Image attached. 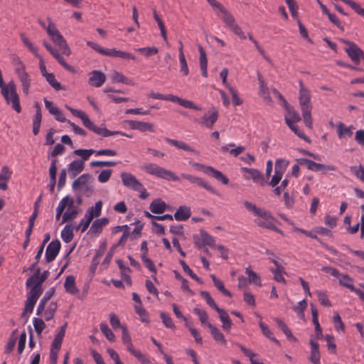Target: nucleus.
Instances as JSON below:
<instances>
[{
  "mask_svg": "<svg viewBox=\"0 0 364 364\" xmlns=\"http://www.w3.org/2000/svg\"><path fill=\"white\" fill-rule=\"evenodd\" d=\"M201 296L205 300L207 304L215 309L216 311H218L220 308L218 307V306L215 304L214 299L211 297L209 292L206 291H200Z\"/></svg>",
  "mask_w": 364,
  "mask_h": 364,
  "instance_id": "nucleus-50",
  "label": "nucleus"
},
{
  "mask_svg": "<svg viewBox=\"0 0 364 364\" xmlns=\"http://www.w3.org/2000/svg\"><path fill=\"white\" fill-rule=\"evenodd\" d=\"M217 312L219 314L221 322L223 323L222 327L223 330L229 331L231 328L232 321L228 313L223 309H220Z\"/></svg>",
  "mask_w": 364,
  "mask_h": 364,
  "instance_id": "nucleus-32",
  "label": "nucleus"
},
{
  "mask_svg": "<svg viewBox=\"0 0 364 364\" xmlns=\"http://www.w3.org/2000/svg\"><path fill=\"white\" fill-rule=\"evenodd\" d=\"M299 102L304 124L308 128L311 129L313 120L311 118L312 105L311 98H299Z\"/></svg>",
  "mask_w": 364,
  "mask_h": 364,
  "instance_id": "nucleus-10",
  "label": "nucleus"
},
{
  "mask_svg": "<svg viewBox=\"0 0 364 364\" xmlns=\"http://www.w3.org/2000/svg\"><path fill=\"white\" fill-rule=\"evenodd\" d=\"M87 45L102 55L119 58L125 60H136V57L134 55L126 51L117 50L116 48H105L97 43L90 41H87Z\"/></svg>",
  "mask_w": 364,
  "mask_h": 364,
  "instance_id": "nucleus-6",
  "label": "nucleus"
},
{
  "mask_svg": "<svg viewBox=\"0 0 364 364\" xmlns=\"http://www.w3.org/2000/svg\"><path fill=\"white\" fill-rule=\"evenodd\" d=\"M339 281V284L345 287L348 289H349L352 291H355L356 290V288L353 285V279L348 274H340L339 277L338 278Z\"/></svg>",
  "mask_w": 364,
  "mask_h": 364,
  "instance_id": "nucleus-35",
  "label": "nucleus"
},
{
  "mask_svg": "<svg viewBox=\"0 0 364 364\" xmlns=\"http://www.w3.org/2000/svg\"><path fill=\"white\" fill-rule=\"evenodd\" d=\"M141 168L146 173L157 178L171 181H178L179 180V177L173 171L166 169L156 164L145 163L141 166Z\"/></svg>",
  "mask_w": 364,
  "mask_h": 364,
  "instance_id": "nucleus-3",
  "label": "nucleus"
},
{
  "mask_svg": "<svg viewBox=\"0 0 364 364\" xmlns=\"http://www.w3.org/2000/svg\"><path fill=\"white\" fill-rule=\"evenodd\" d=\"M166 208V204L165 202L161 200V199L154 200L149 206V209L151 213L154 214H161L163 213Z\"/></svg>",
  "mask_w": 364,
  "mask_h": 364,
  "instance_id": "nucleus-30",
  "label": "nucleus"
},
{
  "mask_svg": "<svg viewBox=\"0 0 364 364\" xmlns=\"http://www.w3.org/2000/svg\"><path fill=\"white\" fill-rule=\"evenodd\" d=\"M106 80L105 75L99 70H93L90 73L88 82L91 86L95 87H101Z\"/></svg>",
  "mask_w": 364,
  "mask_h": 364,
  "instance_id": "nucleus-19",
  "label": "nucleus"
},
{
  "mask_svg": "<svg viewBox=\"0 0 364 364\" xmlns=\"http://www.w3.org/2000/svg\"><path fill=\"white\" fill-rule=\"evenodd\" d=\"M17 333L18 329L14 330L11 333L5 346V353L9 354L14 350L17 340Z\"/></svg>",
  "mask_w": 364,
  "mask_h": 364,
  "instance_id": "nucleus-42",
  "label": "nucleus"
},
{
  "mask_svg": "<svg viewBox=\"0 0 364 364\" xmlns=\"http://www.w3.org/2000/svg\"><path fill=\"white\" fill-rule=\"evenodd\" d=\"M66 108L75 117L80 118L82 120L83 125L86 128H87L88 129L92 131L93 132H95L97 135H100V136H104V137H107V136H113V135H122V136H127L128 138H132V135L124 133V132H120V131H109L107 129H106L105 127H97V125H95L90 119V118L87 116V114L85 112H83V111L74 109V108H73L71 107H69V106H66Z\"/></svg>",
  "mask_w": 364,
  "mask_h": 364,
  "instance_id": "nucleus-1",
  "label": "nucleus"
},
{
  "mask_svg": "<svg viewBox=\"0 0 364 364\" xmlns=\"http://www.w3.org/2000/svg\"><path fill=\"white\" fill-rule=\"evenodd\" d=\"M243 205L250 212H251L256 218L254 223L259 227L266 229L273 228V224H276L277 220L272 215V213L264 208L257 207L255 204L245 200Z\"/></svg>",
  "mask_w": 364,
  "mask_h": 364,
  "instance_id": "nucleus-2",
  "label": "nucleus"
},
{
  "mask_svg": "<svg viewBox=\"0 0 364 364\" xmlns=\"http://www.w3.org/2000/svg\"><path fill=\"white\" fill-rule=\"evenodd\" d=\"M260 329L262 333L269 339L274 341L276 344L279 345V341L274 336L273 333L269 328V327L263 322L259 323Z\"/></svg>",
  "mask_w": 364,
  "mask_h": 364,
  "instance_id": "nucleus-47",
  "label": "nucleus"
},
{
  "mask_svg": "<svg viewBox=\"0 0 364 364\" xmlns=\"http://www.w3.org/2000/svg\"><path fill=\"white\" fill-rule=\"evenodd\" d=\"M33 326H34V329H35L36 332L38 335L41 334L42 331L46 328V323L43 321V319L35 317L33 319Z\"/></svg>",
  "mask_w": 364,
  "mask_h": 364,
  "instance_id": "nucleus-60",
  "label": "nucleus"
},
{
  "mask_svg": "<svg viewBox=\"0 0 364 364\" xmlns=\"http://www.w3.org/2000/svg\"><path fill=\"white\" fill-rule=\"evenodd\" d=\"M285 122L287 125L295 124L301 120L299 114L291 106L286 107Z\"/></svg>",
  "mask_w": 364,
  "mask_h": 364,
  "instance_id": "nucleus-25",
  "label": "nucleus"
},
{
  "mask_svg": "<svg viewBox=\"0 0 364 364\" xmlns=\"http://www.w3.org/2000/svg\"><path fill=\"white\" fill-rule=\"evenodd\" d=\"M218 15L229 28L237 23L233 16L225 8L220 13H218Z\"/></svg>",
  "mask_w": 364,
  "mask_h": 364,
  "instance_id": "nucleus-34",
  "label": "nucleus"
},
{
  "mask_svg": "<svg viewBox=\"0 0 364 364\" xmlns=\"http://www.w3.org/2000/svg\"><path fill=\"white\" fill-rule=\"evenodd\" d=\"M100 326L101 331L105 335L106 338L110 341H113L115 336L112 331L109 328L108 325L106 323H101Z\"/></svg>",
  "mask_w": 364,
  "mask_h": 364,
  "instance_id": "nucleus-54",
  "label": "nucleus"
},
{
  "mask_svg": "<svg viewBox=\"0 0 364 364\" xmlns=\"http://www.w3.org/2000/svg\"><path fill=\"white\" fill-rule=\"evenodd\" d=\"M301 165H305L309 170L312 171H322L323 173L329 171H335L336 168L333 165H326L316 163L308 159L301 158L298 159Z\"/></svg>",
  "mask_w": 364,
  "mask_h": 364,
  "instance_id": "nucleus-12",
  "label": "nucleus"
},
{
  "mask_svg": "<svg viewBox=\"0 0 364 364\" xmlns=\"http://www.w3.org/2000/svg\"><path fill=\"white\" fill-rule=\"evenodd\" d=\"M102 201H97L95 203L94 206H92L90 208H89L86 214L90 215L92 216V219L95 217H98L100 215L102 212Z\"/></svg>",
  "mask_w": 364,
  "mask_h": 364,
  "instance_id": "nucleus-48",
  "label": "nucleus"
},
{
  "mask_svg": "<svg viewBox=\"0 0 364 364\" xmlns=\"http://www.w3.org/2000/svg\"><path fill=\"white\" fill-rule=\"evenodd\" d=\"M74 235L73 228L70 225H65L61 231V238L65 243H69L73 239Z\"/></svg>",
  "mask_w": 364,
  "mask_h": 364,
  "instance_id": "nucleus-46",
  "label": "nucleus"
},
{
  "mask_svg": "<svg viewBox=\"0 0 364 364\" xmlns=\"http://www.w3.org/2000/svg\"><path fill=\"white\" fill-rule=\"evenodd\" d=\"M121 179L123 185L133 191H139L142 188V183L135 176L128 172L121 173Z\"/></svg>",
  "mask_w": 364,
  "mask_h": 364,
  "instance_id": "nucleus-15",
  "label": "nucleus"
},
{
  "mask_svg": "<svg viewBox=\"0 0 364 364\" xmlns=\"http://www.w3.org/2000/svg\"><path fill=\"white\" fill-rule=\"evenodd\" d=\"M95 150H93V149H76L74 151V154L77 156H80L82 158L81 161H83L84 163L85 161L88 160L90 156L92 154H95Z\"/></svg>",
  "mask_w": 364,
  "mask_h": 364,
  "instance_id": "nucleus-52",
  "label": "nucleus"
},
{
  "mask_svg": "<svg viewBox=\"0 0 364 364\" xmlns=\"http://www.w3.org/2000/svg\"><path fill=\"white\" fill-rule=\"evenodd\" d=\"M271 262L275 265L276 268H271L270 272L274 274V279L277 282L286 283V279L283 277L284 267L275 259L270 258Z\"/></svg>",
  "mask_w": 364,
  "mask_h": 364,
  "instance_id": "nucleus-20",
  "label": "nucleus"
},
{
  "mask_svg": "<svg viewBox=\"0 0 364 364\" xmlns=\"http://www.w3.org/2000/svg\"><path fill=\"white\" fill-rule=\"evenodd\" d=\"M134 50L136 52L141 53L142 55H144L146 58H149V57L153 56L159 53L158 48H156L155 46L137 48H134Z\"/></svg>",
  "mask_w": 364,
  "mask_h": 364,
  "instance_id": "nucleus-43",
  "label": "nucleus"
},
{
  "mask_svg": "<svg viewBox=\"0 0 364 364\" xmlns=\"http://www.w3.org/2000/svg\"><path fill=\"white\" fill-rule=\"evenodd\" d=\"M55 290L53 288L50 289L48 291H47L43 298L41 299L38 306L36 309V314L40 316L43 314L46 303L48 301V300L53 296L54 294Z\"/></svg>",
  "mask_w": 364,
  "mask_h": 364,
  "instance_id": "nucleus-29",
  "label": "nucleus"
},
{
  "mask_svg": "<svg viewBox=\"0 0 364 364\" xmlns=\"http://www.w3.org/2000/svg\"><path fill=\"white\" fill-rule=\"evenodd\" d=\"M48 26L46 28L48 34L50 36L53 43L59 48L62 53L69 56L71 51L66 43V41L56 28L55 25L53 23L50 18H48Z\"/></svg>",
  "mask_w": 364,
  "mask_h": 364,
  "instance_id": "nucleus-4",
  "label": "nucleus"
},
{
  "mask_svg": "<svg viewBox=\"0 0 364 364\" xmlns=\"http://www.w3.org/2000/svg\"><path fill=\"white\" fill-rule=\"evenodd\" d=\"M289 165V161L287 160L279 159H277L275 162L274 170L281 171L282 173H284L287 166Z\"/></svg>",
  "mask_w": 364,
  "mask_h": 364,
  "instance_id": "nucleus-64",
  "label": "nucleus"
},
{
  "mask_svg": "<svg viewBox=\"0 0 364 364\" xmlns=\"http://www.w3.org/2000/svg\"><path fill=\"white\" fill-rule=\"evenodd\" d=\"M45 77L50 85L52 86L55 90H61V85L56 80L53 73H48L45 76Z\"/></svg>",
  "mask_w": 364,
  "mask_h": 364,
  "instance_id": "nucleus-59",
  "label": "nucleus"
},
{
  "mask_svg": "<svg viewBox=\"0 0 364 364\" xmlns=\"http://www.w3.org/2000/svg\"><path fill=\"white\" fill-rule=\"evenodd\" d=\"M208 327L214 340L223 345H226V340L220 331L210 323H208Z\"/></svg>",
  "mask_w": 364,
  "mask_h": 364,
  "instance_id": "nucleus-33",
  "label": "nucleus"
},
{
  "mask_svg": "<svg viewBox=\"0 0 364 364\" xmlns=\"http://www.w3.org/2000/svg\"><path fill=\"white\" fill-rule=\"evenodd\" d=\"M193 312L198 316L200 321L202 324L206 325L208 326V316L207 313L199 308H195L193 309Z\"/></svg>",
  "mask_w": 364,
  "mask_h": 364,
  "instance_id": "nucleus-63",
  "label": "nucleus"
},
{
  "mask_svg": "<svg viewBox=\"0 0 364 364\" xmlns=\"http://www.w3.org/2000/svg\"><path fill=\"white\" fill-rule=\"evenodd\" d=\"M218 116L219 114L218 110L213 108L205 113L203 117L196 119L194 121L202 127H205L208 129H212L214 124L217 122Z\"/></svg>",
  "mask_w": 364,
  "mask_h": 364,
  "instance_id": "nucleus-11",
  "label": "nucleus"
},
{
  "mask_svg": "<svg viewBox=\"0 0 364 364\" xmlns=\"http://www.w3.org/2000/svg\"><path fill=\"white\" fill-rule=\"evenodd\" d=\"M57 308V304L55 302H51L47 309L46 310L44 309L41 315L44 316L46 321H50L54 317Z\"/></svg>",
  "mask_w": 364,
  "mask_h": 364,
  "instance_id": "nucleus-45",
  "label": "nucleus"
},
{
  "mask_svg": "<svg viewBox=\"0 0 364 364\" xmlns=\"http://www.w3.org/2000/svg\"><path fill=\"white\" fill-rule=\"evenodd\" d=\"M350 171L355 176L356 178L360 179L363 183H364V166L360 165L358 166H353L350 168Z\"/></svg>",
  "mask_w": 364,
  "mask_h": 364,
  "instance_id": "nucleus-55",
  "label": "nucleus"
},
{
  "mask_svg": "<svg viewBox=\"0 0 364 364\" xmlns=\"http://www.w3.org/2000/svg\"><path fill=\"white\" fill-rule=\"evenodd\" d=\"M6 104L11 105V107L17 112H21V107L20 104V97L16 91V86L14 81L8 82L7 87L4 90H1Z\"/></svg>",
  "mask_w": 364,
  "mask_h": 364,
  "instance_id": "nucleus-5",
  "label": "nucleus"
},
{
  "mask_svg": "<svg viewBox=\"0 0 364 364\" xmlns=\"http://www.w3.org/2000/svg\"><path fill=\"white\" fill-rule=\"evenodd\" d=\"M164 140L169 144L174 146L179 149H182L183 151L192 153L196 155L199 154V151H198L196 149H193V147H191V146H189L187 143H186L184 141L172 139H170L168 137H166L164 139Z\"/></svg>",
  "mask_w": 364,
  "mask_h": 364,
  "instance_id": "nucleus-22",
  "label": "nucleus"
},
{
  "mask_svg": "<svg viewBox=\"0 0 364 364\" xmlns=\"http://www.w3.org/2000/svg\"><path fill=\"white\" fill-rule=\"evenodd\" d=\"M316 293L318 296V300L321 305L326 306H331V301H329L328 295L326 292H323V291L318 290L316 291Z\"/></svg>",
  "mask_w": 364,
  "mask_h": 364,
  "instance_id": "nucleus-61",
  "label": "nucleus"
},
{
  "mask_svg": "<svg viewBox=\"0 0 364 364\" xmlns=\"http://www.w3.org/2000/svg\"><path fill=\"white\" fill-rule=\"evenodd\" d=\"M32 285L33 286L31 288V291H29L28 296L32 299L38 300L43 292L42 286L36 283H33Z\"/></svg>",
  "mask_w": 364,
  "mask_h": 364,
  "instance_id": "nucleus-53",
  "label": "nucleus"
},
{
  "mask_svg": "<svg viewBox=\"0 0 364 364\" xmlns=\"http://www.w3.org/2000/svg\"><path fill=\"white\" fill-rule=\"evenodd\" d=\"M14 63L16 65L15 73L21 82L23 92L27 95L31 85V79L26 70V66L18 57L14 58Z\"/></svg>",
  "mask_w": 364,
  "mask_h": 364,
  "instance_id": "nucleus-7",
  "label": "nucleus"
},
{
  "mask_svg": "<svg viewBox=\"0 0 364 364\" xmlns=\"http://www.w3.org/2000/svg\"><path fill=\"white\" fill-rule=\"evenodd\" d=\"M189 164L196 170L201 171L208 176H212L225 185H227L229 183L228 177H226L221 171L215 169L212 166H206L193 161H190Z\"/></svg>",
  "mask_w": 364,
  "mask_h": 364,
  "instance_id": "nucleus-8",
  "label": "nucleus"
},
{
  "mask_svg": "<svg viewBox=\"0 0 364 364\" xmlns=\"http://www.w3.org/2000/svg\"><path fill=\"white\" fill-rule=\"evenodd\" d=\"M64 287L67 292L71 294H75L78 289L75 286V279L73 276H68L64 283Z\"/></svg>",
  "mask_w": 364,
  "mask_h": 364,
  "instance_id": "nucleus-39",
  "label": "nucleus"
},
{
  "mask_svg": "<svg viewBox=\"0 0 364 364\" xmlns=\"http://www.w3.org/2000/svg\"><path fill=\"white\" fill-rule=\"evenodd\" d=\"M92 220V216L87 215L85 213L84 218L80 220L78 226L76 228L77 230H80L82 232H84L90 226Z\"/></svg>",
  "mask_w": 364,
  "mask_h": 364,
  "instance_id": "nucleus-49",
  "label": "nucleus"
},
{
  "mask_svg": "<svg viewBox=\"0 0 364 364\" xmlns=\"http://www.w3.org/2000/svg\"><path fill=\"white\" fill-rule=\"evenodd\" d=\"M12 171L6 166H4L0 172V189L6 191L8 189V181L11 179Z\"/></svg>",
  "mask_w": 364,
  "mask_h": 364,
  "instance_id": "nucleus-23",
  "label": "nucleus"
},
{
  "mask_svg": "<svg viewBox=\"0 0 364 364\" xmlns=\"http://www.w3.org/2000/svg\"><path fill=\"white\" fill-rule=\"evenodd\" d=\"M191 215V208L186 205L180 206L174 214V218L178 221H186Z\"/></svg>",
  "mask_w": 364,
  "mask_h": 364,
  "instance_id": "nucleus-28",
  "label": "nucleus"
},
{
  "mask_svg": "<svg viewBox=\"0 0 364 364\" xmlns=\"http://www.w3.org/2000/svg\"><path fill=\"white\" fill-rule=\"evenodd\" d=\"M160 317L162 319L163 323L164 324V326L166 328H168L171 329L176 328V326H175L174 323L173 322L172 318H171V316L168 314H167L164 312H161L160 314Z\"/></svg>",
  "mask_w": 364,
  "mask_h": 364,
  "instance_id": "nucleus-58",
  "label": "nucleus"
},
{
  "mask_svg": "<svg viewBox=\"0 0 364 364\" xmlns=\"http://www.w3.org/2000/svg\"><path fill=\"white\" fill-rule=\"evenodd\" d=\"M181 176L183 179L187 180L191 183L196 184L199 187L203 188L211 193L217 196L220 195L219 193L208 182L202 178L188 173H181Z\"/></svg>",
  "mask_w": 364,
  "mask_h": 364,
  "instance_id": "nucleus-13",
  "label": "nucleus"
},
{
  "mask_svg": "<svg viewBox=\"0 0 364 364\" xmlns=\"http://www.w3.org/2000/svg\"><path fill=\"white\" fill-rule=\"evenodd\" d=\"M214 286L216 287V289L220 291L223 295L231 297L232 294L231 293L225 289L223 282L217 278L215 274H210V275Z\"/></svg>",
  "mask_w": 364,
  "mask_h": 364,
  "instance_id": "nucleus-38",
  "label": "nucleus"
},
{
  "mask_svg": "<svg viewBox=\"0 0 364 364\" xmlns=\"http://www.w3.org/2000/svg\"><path fill=\"white\" fill-rule=\"evenodd\" d=\"M36 301H37V300L32 299L28 296V298L26 301L24 311L22 314L23 316H24L27 313H29V314L32 313Z\"/></svg>",
  "mask_w": 364,
  "mask_h": 364,
  "instance_id": "nucleus-62",
  "label": "nucleus"
},
{
  "mask_svg": "<svg viewBox=\"0 0 364 364\" xmlns=\"http://www.w3.org/2000/svg\"><path fill=\"white\" fill-rule=\"evenodd\" d=\"M66 328H67V323H64V325L60 327V329L59 330V331L56 334L54 340L53 341L51 348H54L56 349H60V347H61V345L63 343V338L65 334Z\"/></svg>",
  "mask_w": 364,
  "mask_h": 364,
  "instance_id": "nucleus-31",
  "label": "nucleus"
},
{
  "mask_svg": "<svg viewBox=\"0 0 364 364\" xmlns=\"http://www.w3.org/2000/svg\"><path fill=\"white\" fill-rule=\"evenodd\" d=\"M134 309L142 322H149L148 313L142 305H135Z\"/></svg>",
  "mask_w": 364,
  "mask_h": 364,
  "instance_id": "nucleus-56",
  "label": "nucleus"
},
{
  "mask_svg": "<svg viewBox=\"0 0 364 364\" xmlns=\"http://www.w3.org/2000/svg\"><path fill=\"white\" fill-rule=\"evenodd\" d=\"M257 78L259 84V94L267 103L270 104L272 102V98L269 95V89L260 73L257 74Z\"/></svg>",
  "mask_w": 364,
  "mask_h": 364,
  "instance_id": "nucleus-26",
  "label": "nucleus"
},
{
  "mask_svg": "<svg viewBox=\"0 0 364 364\" xmlns=\"http://www.w3.org/2000/svg\"><path fill=\"white\" fill-rule=\"evenodd\" d=\"M108 223L109 220L107 218L97 219L92 223L90 230L92 233H100L102 228L107 225Z\"/></svg>",
  "mask_w": 364,
  "mask_h": 364,
  "instance_id": "nucleus-37",
  "label": "nucleus"
},
{
  "mask_svg": "<svg viewBox=\"0 0 364 364\" xmlns=\"http://www.w3.org/2000/svg\"><path fill=\"white\" fill-rule=\"evenodd\" d=\"M84 162L81 160H75L72 161L68 166V173L72 178L76 177L84 169Z\"/></svg>",
  "mask_w": 364,
  "mask_h": 364,
  "instance_id": "nucleus-24",
  "label": "nucleus"
},
{
  "mask_svg": "<svg viewBox=\"0 0 364 364\" xmlns=\"http://www.w3.org/2000/svg\"><path fill=\"white\" fill-rule=\"evenodd\" d=\"M110 78L114 82H122L126 85H132V80L130 79L116 70H113L112 72Z\"/></svg>",
  "mask_w": 364,
  "mask_h": 364,
  "instance_id": "nucleus-40",
  "label": "nucleus"
},
{
  "mask_svg": "<svg viewBox=\"0 0 364 364\" xmlns=\"http://www.w3.org/2000/svg\"><path fill=\"white\" fill-rule=\"evenodd\" d=\"M354 127L346 126L344 123L339 122L336 124V132L340 139H348L352 136Z\"/></svg>",
  "mask_w": 364,
  "mask_h": 364,
  "instance_id": "nucleus-21",
  "label": "nucleus"
},
{
  "mask_svg": "<svg viewBox=\"0 0 364 364\" xmlns=\"http://www.w3.org/2000/svg\"><path fill=\"white\" fill-rule=\"evenodd\" d=\"M310 346H311V355L309 358L310 361L313 364H320L321 354H320V351H319L318 343L314 341L312 339H311Z\"/></svg>",
  "mask_w": 364,
  "mask_h": 364,
  "instance_id": "nucleus-27",
  "label": "nucleus"
},
{
  "mask_svg": "<svg viewBox=\"0 0 364 364\" xmlns=\"http://www.w3.org/2000/svg\"><path fill=\"white\" fill-rule=\"evenodd\" d=\"M91 179V176L88 173H84L75 180L73 183V188L74 189L80 188L87 184Z\"/></svg>",
  "mask_w": 364,
  "mask_h": 364,
  "instance_id": "nucleus-44",
  "label": "nucleus"
},
{
  "mask_svg": "<svg viewBox=\"0 0 364 364\" xmlns=\"http://www.w3.org/2000/svg\"><path fill=\"white\" fill-rule=\"evenodd\" d=\"M179 263L181 264L183 270L184 272L188 274L193 279L196 280L199 284H203V281L200 278H199L188 266V264L186 263L183 260H180Z\"/></svg>",
  "mask_w": 364,
  "mask_h": 364,
  "instance_id": "nucleus-51",
  "label": "nucleus"
},
{
  "mask_svg": "<svg viewBox=\"0 0 364 364\" xmlns=\"http://www.w3.org/2000/svg\"><path fill=\"white\" fill-rule=\"evenodd\" d=\"M127 124L132 129L139 130L140 132H155V127L153 124L149 122L136 121V120H129L127 121Z\"/></svg>",
  "mask_w": 364,
  "mask_h": 364,
  "instance_id": "nucleus-18",
  "label": "nucleus"
},
{
  "mask_svg": "<svg viewBox=\"0 0 364 364\" xmlns=\"http://www.w3.org/2000/svg\"><path fill=\"white\" fill-rule=\"evenodd\" d=\"M149 97H151L153 99L167 100V101H171L173 102H177L181 106H182L185 108L193 109L195 110H201L202 109L201 107L196 105L193 102L180 98V97L173 95H162L160 93L151 92L149 94Z\"/></svg>",
  "mask_w": 364,
  "mask_h": 364,
  "instance_id": "nucleus-9",
  "label": "nucleus"
},
{
  "mask_svg": "<svg viewBox=\"0 0 364 364\" xmlns=\"http://www.w3.org/2000/svg\"><path fill=\"white\" fill-rule=\"evenodd\" d=\"M200 240L201 244H200L199 242H196L198 247H200V245L209 246L210 247H215L214 237L203 230L200 231Z\"/></svg>",
  "mask_w": 364,
  "mask_h": 364,
  "instance_id": "nucleus-36",
  "label": "nucleus"
},
{
  "mask_svg": "<svg viewBox=\"0 0 364 364\" xmlns=\"http://www.w3.org/2000/svg\"><path fill=\"white\" fill-rule=\"evenodd\" d=\"M242 171L245 173V179H252L255 183H259L262 186L264 184L263 175L257 169L243 167Z\"/></svg>",
  "mask_w": 364,
  "mask_h": 364,
  "instance_id": "nucleus-16",
  "label": "nucleus"
},
{
  "mask_svg": "<svg viewBox=\"0 0 364 364\" xmlns=\"http://www.w3.org/2000/svg\"><path fill=\"white\" fill-rule=\"evenodd\" d=\"M60 250V242L58 240H53L48 245L46 250V259L48 262H53Z\"/></svg>",
  "mask_w": 364,
  "mask_h": 364,
  "instance_id": "nucleus-17",
  "label": "nucleus"
},
{
  "mask_svg": "<svg viewBox=\"0 0 364 364\" xmlns=\"http://www.w3.org/2000/svg\"><path fill=\"white\" fill-rule=\"evenodd\" d=\"M245 273L248 275V281L250 284H253L258 287H262L260 277L259 274L253 272L250 267H248L245 269Z\"/></svg>",
  "mask_w": 364,
  "mask_h": 364,
  "instance_id": "nucleus-41",
  "label": "nucleus"
},
{
  "mask_svg": "<svg viewBox=\"0 0 364 364\" xmlns=\"http://www.w3.org/2000/svg\"><path fill=\"white\" fill-rule=\"evenodd\" d=\"M245 150V148L242 146H239L235 149H232L231 150L228 149V146H223L220 148V151L223 153L229 151L231 155L233 156H237L240 154H242Z\"/></svg>",
  "mask_w": 364,
  "mask_h": 364,
  "instance_id": "nucleus-57",
  "label": "nucleus"
},
{
  "mask_svg": "<svg viewBox=\"0 0 364 364\" xmlns=\"http://www.w3.org/2000/svg\"><path fill=\"white\" fill-rule=\"evenodd\" d=\"M343 42L346 45L345 51L347 53L351 60L358 64L361 59L363 51L354 43L349 41L344 40Z\"/></svg>",
  "mask_w": 364,
  "mask_h": 364,
  "instance_id": "nucleus-14",
  "label": "nucleus"
}]
</instances>
